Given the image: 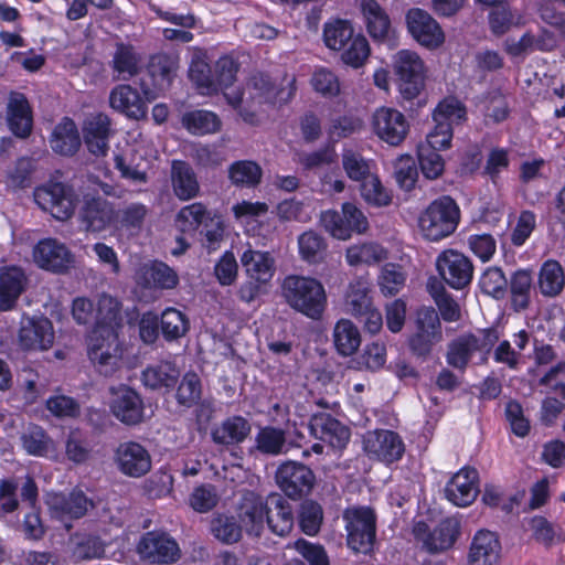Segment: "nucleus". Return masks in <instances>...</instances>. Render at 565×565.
Returning <instances> with one entry per match:
<instances>
[{
	"label": "nucleus",
	"instance_id": "nucleus-13",
	"mask_svg": "<svg viewBox=\"0 0 565 565\" xmlns=\"http://www.w3.org/2000/svg\"><path fill=\"white\" fill-rule=\"evenodd\" d=\"M308 429L313 438L326 443L337 450H343L351 438L350 428L331 414L324 412H318L310 416Z\"/></svg>",
	"mask_w": 565,
	"mask_h": 565
},
{
	"label": "nucleus",
	"instance_id": "nucleus-25",
	"mask_svg": "<svg viewBox=\"0 0 565 565\" xmlns=\"http://www.w3.org/2000/svg\"><path fill=\"white\" fill-rule=\"evenodd\" d=\"M534 289V271L531 268H518L508 278L510 308L522 312L530 308Z\"/></svg>",
	"mask_w": 565,
	"mask_h": 565
},
{
	"label": "nucleus",
	"instance_id": "nucleus-59",
	"mask_svg": "<svg viewBox=\"0 0 565 565\" xmlns=\"http://www.w3.org/2000/svg\"><path fill=\"white\" fill-rule=\"evenodd\" d=\"M360 192L364 201L374 206H386L392 202L391 192L375 174H371L361 182Z\"/></svg>",
	"mask_w": 565,
	"mask_h": 565
},
{
	"label": "nucleus",
	"instance_id": "nucleus-10",
	"mask_svg": "<svg viewBox=\"0 0 565 565\" xmlns=\"http://www.w3.org/2000/svg\"><path fill=\"white\" fill-rule=\"evenodd\" d=\"M363 450L369 458L385 465L399 461L405 454V444L398 433L391 429L369 430L363 436Z\"/></svg>",
	"mask_w": 565,
	"mask_h": 565
},
{
	"label": "nucleus",
	"instance_id": "nucleus-9",
	"mask_svg": "<svg viewBox=\"0 0 565 565\" xmlns=\"http://www.w3.org/2000/svg\"><path fill=\"white\" fill-rule=\"evenodd\" d=\"M275 480L287 498L300 500L313 489L316 476L307 465L288 460L278 466Z\"/></svg>",
	"mask_w": 565,
	"mask_h": 565
},
{
	"label": "nucleus",
	"instance_id": "nucleus-50",
	"mask_svg": "<svg viewBox=\"0 0 565 565\" xmlns=\"http://www.w3.org/2000/svg\"><path fill=\"white\" fill-rule=\"evenodd\" d=\"M530 527L533 539L546 548L556 543H565V531L561 526H555L543 515H534L530 520Z\"/></svg>",
	"mask_w": 565,
	"mask_h": 565
},
{
	"label": "nucleus",
	"instance_id": "nucleus-61",
	"mask_svg": "<svg viewBox=\"0 0 565 565\" xmlns=\"http://www.w3.org/2000/svg\"><path fill=\"white\" fill-rule=\"evenodd\" d=\"M24 450L36 457H44L47 455L51 438L47 433L39 425H33L21 437Z\"/></svg>",
	"mask_w": 565,
	"mask_h": 565
},
{
	"label": "nucleus",
	"instance_id": "nucleus-46",
	"mask_svg": "<svg viewBox=\"0 0 565 565\" xmlns=\"http://www.w3.org/2000/svg\"><path fill=\"white\" fill-rule=\"evenodd\" d=\"M355 34L352 23L345 19L337 18L323 25V42L332 51L343 49Z\"/></svg>",
	"mask_w": 565,
	"mask_h": 565
},
{
	"label": "nucleus",
	"instance_id": "nucleus-3",
	"mask_svg": "<svg viewBox=\"0 0 565 565\" xmlns=\"http://www.w3.org/2000/svg\"><path fill=\"white\" fill-rule=\"evenodd\" d=\"M460 222V209L450 195H441L431 201L418 218V226L430 242H439L450 236Z\"/></svg>",
	"mask_w": 565,
	"mask_h": 565
},
{
	"label": "nucleus",
	"instance_id": "nucleus-55",
	"mask_svg": "<svg viewBox=\"0 0 565 565\" xmlns=\"http://www.w3.org/2000/svg\"><path fill=\"white\" fill-rule=\"evenodd\" d=\"M298 247L299 254L305 262L316 264L322 259L327 249V243L318 233L307 231L298 237Z\"/></svg>",
	"mask_w": 565,
	"mask_h": 565
},
{
	"label": "nucleus",
	"instance_id": "nucleus-15",
	"mask_svg": "<svg viewBox=\"0 0 565 565\" xmlns=\"http://www.w3.org/2000/svg\"><path fill=\"white\" fill-rule=\"evenodd\" d=\"M117 218L118 212L113 202L100 195L84 198L79 221L87 232L100 233L114 225Z\"/></svg>",
	"mask_w": 565,
	"mask_h": 565
},
{
	"label": "nucleus",
	"instance_id": "nucleus-36",
	"mask_svg": "<svg viewBox=\"0 0 565 565\" xmlns=\"http://www.w3.org/2000/svg\"><path fill=\"white\" fill-rule=\"evenodd\" d=\"M179 67L178 58L167 53L150 56L147 71L156 88L167 89L171 86Z\"/></svg>",
	"mask_w": 565,
	"mask_h": 565
},
{
	"label": "nucleus",
	"instance_id": "nucleus-8",
	"mask_svg": "<svg viewBox=\"0 0 565 565\" xmlns=\"http://www.w3.org/2000/svg\"><path fill=\"white\" fill-rule=\"evenodd\" d=\"M436 269L445 285L454 290H463L473 279L472 260L452 248L443 250L436 258Z\"/></svg>",
	"mask_w": 565,
	"mask_h": 565
},
{
	"label": "nucleus",
	"instance_id": "nucleus-6",
	"mask_svg": "<svg viewBox=\"0 0 565 565\" xmlns=\"http://www.w3.org/2000/svg\"><path fill=\"white\" fill-rule=\"evenodd\" d=\"M461 533V524L456 518L447 516L430 530L428 523L419 520L413 525V535L422 542L423 548L430 554L447 551L457 542Z\"/></svg>",
	"mask_w": 565,
	"mask_h": 565
},
{
	"label": "nucleus",
	"instance_id": "nucleus-57",
	"mask_svg": "<svg viewBox=\"0 0 565 565\" xmlns=\"http://www.w3.org/2000/svg\"><path fill=\"white\" fill-rule=\"evenodd\" d=\"M211 532L223 543L233 544L242 537V526L233 515L218 514L211 521Z\"/></svg>",
	"mask_w": 565,
	"mask_h": 565
},
{
	"label": "nucleus",
	"instance_id": "nucleus-20",
	"mask_svg": "<svg viewBox=\"0 0 565 565\" xmlns=\"http://www.w3.org/2000/svg\"><path fill=\"white\" fill-rule=\"evenodd\" d=\"M115 462L118 470L130 478H141L151 469L149 451L137 441L120 443L115 450Z\"/></svg>",
	"mask_w": 565,
	"mask_h": 565
},
{
	"label": "nucleus",
	"instance_id": "nucleus-1",
	"mask_svg": "<svg viewBox=\"0 0 565 565\" xmlns=\"http://www.w3.org/2000/svg\"><path fill=\"white\" fill-rule=\"evenodd\" d=\"M122 303L103 294L96 306V320L89 334L88 358L98 373L111 375L121 358L119 329L122 327Z\"/></svg>",
	"mask_w": 565,
	"mask_h": 565
},
{
	"label": "nucleus",
	"instance_id": "nucleus-29",
	"mask_svg": "<svg viewBox=\"0 0 565 565\" xmlns=\"http://www.w3.org/2000/svg\"><path fill=\"white\" fill-rule=\"evenodd\" d=\"M268 529L278 536L288 535L295 523L292 505L279 493L268 494L267 519Z\"/></svg>",
	"mask_w": 565,
	"mask_h": 565
},
{
	"label": "nucleus",
	"instance_id": "nucleus-16",
	"mask_svg": "<svg viewBox=\"0 0 565 565\" xmlns=\"http://www.w3.org/2000/svg\"><path fill=\"white\" fill-rule=\"evenodd\" d=\"M478 470L475 467L465 466L446 483L445 497L456 507H469L480 492Z\"/></svg>",
	"mask_w": 565,
	"mask_h": 565
},
{
	"label": "nucleus",
	"instance_id": "nucleus-52",
	"mask_svg": "<svg viewBox=\"0 0 565 565\" xmlns=\"http://www.w3.org/2000/svg\"><path fill=\"white\" fill-rule=\"evenodd\" d=\"M323 522L322 507L315 500H305L298 511V525L302 533L316 536Z\"/></svg>",
	"mask_w": 565,
	"mask_h": 565
},
{
	"label": "nucleus",
	"instance_id": "nucleus-26",
	"mask_svg": "<svg viewBox=\"0 0 565 565\" xmlns=\"http://www.w3.org/2000/svg\"><path fill=\"white\" fill-rule=\"evenodd\" d=\"M22 268L11 265L0 267V312L13 310L26 287Z\"/></svg>",
	"mask_w": 565,
	"mask_h": 565
},
{
	"label": "nucleus",
	"instance_id": "nucleus-48",
	"mask_svg": "<svg viewBox=\"0 0 565 565\" xmlns=\"http://www.w3.org/2000/svg\"><path fill=\"white\" fill-rule=\"evenodd\" d=\"M479 287L483 295L495 300L508 297V278L499 266L487 267L479 278Z\"/></svg>",
	"mask_w": 565,
	"mask_h": 565
},
{
	"label": "nucleus",
	"instance_id": "nucleus-47",
	"mask_svg": "<svg viewBox=\"0 0 565 565\" xmlns=\"http://www.w3.org/2000/svg\"><path fill=\"white\" fill-rule=\"evenodd\" d=\"M386 257L387 250L382 245L373 242L352 245L345 252L347 262L351 266L375 265L386 259Z\"/></svg>",
	"mask_w": 565,
	"mask_h": 565
},
{
	"label": "nucleus",
	"instance_id": "nucleus-33",
	"mask_svg": "<svg viewBox=\"0 0 565 565\" xmlns=\"http://www.w3.org/2000/svg\"><path fill=\"white\" fill-rule=\"evenodd\" d=\"M171 184L173 193L181 201H189L200 192V183L193 168L183 160L172 161Z\"/></svg>",
	"mask_w": 565,
	"mask_h": 565
},
{
	"label": "nucleus",
	"instance_id": "nucleus-41",
	"mask_svg": "<svg viewBox=\"0 0 565 565\" xmlns=\"http://www.w3.org/2000/svg\"><path fill=\"white\" fill-rule=\"evenodd\" d=\"M370 292L365 280L359 278L351 281L344 296L345 311L355 318L367 313V310L374 307Z\"/></svg>",
	"mask_w": 565,
	"mask_h": 565
},
{
	"label": "nucleus",
	"instance_id": "nucleus-23",
	"mask_svg": "<svg viewBox=\"0 0 565 565\" xmlns=\"http://www.w3.org/2000/svg\"><path fill=\"white\" fill-rule=\"evenodd\" d=\"M38 266L52 273H65L73 263L70 249L55 238H44L38 242L33 249Z\"/></svg>",
	"mask_w": 565,
	"mask_h": 565
},
{
	"label": "nucleus",
	"instance_id": "nucleus-56",
	"mask_svg": "<svg viewBox=\"0 0 565 565\" xmlns=\"http://www.w3.org/2000/svg\"><path fill=\"white\" fill-rule=\"evenodd\" d=\"M92 454V446L86 435L78 428L70 430L65 441V455L76 465L85 463Z\"/></svg>",
	"mask_w": 565,
	"mask_h": 565
},
{
	"label": "nucleus",
	"instance_id": "nucleus-58",
	"mask_svg": "<svg viewBox=\"0 0 565 565\" xmlns=\"http://www.w3.org/2000/svg\"><path fill=\"white\" fill-rule=\"evenodd\" d=\"M406 275L398 264L386 263L379 276V286L384 296H395L404 287Z\"/></svg>",
	"mask_w": 565,
	"mask_h": 565
},
{
	"label": "nucleus",
	"instance_id": "nucleus-43",
	"mask_svg": "<svg viewBox=\"0 0 565 565\" xmlns=\"http://www.w3.org/2000/svg\"><path fill=\"white\" fill-rule=\"evenodd\" d=\"M333 343L337 352L343 356L355 353L361 344L358 327L351 320L340 319L333 329Z\"/></svg>",
	"mask_w": 565,
	"mask_h": 565
},
{
	"label": "nucleus",
	"instance_id": "nucleus-39",
	"mask_svg": "<svg viewBox=\"0 0 565 565\" xmlns=\"http://www.w3.org/2000/svg\"><path fill=\"white\" fill-rule=\"evenodd\" d=\"M241 263L247 277L256 281L269 282L274 276V259L267 252L248 248L242 254Z\"/></svg>",
	"mask_w": 565,
	"mask_h": 565
},
{
	"label": "nucleus",
	"instance_id": "nucleus-7",
	"mask_svg": "<svg viewBox=\"0 0 565 565\" xmlns=\"http://www.w3.org/2000/svg\"><path fill=\"white\" fill-rule=\"evenodd\" d=\"M394 72L402 97L413 100L425 87V65L420 56L413 51L401 50L394 62Z\"/></svg>",
	"mask_w": 565,
	"mask_h": 565
},
{
	"label": "nucleus",
	"instance_id": "nucleus-4",
	"mask_svg": "<svg viewBox=\"0 0 565 565\" xmlns=\"http://www.w3.org/2000/svg\"><path fill=\"white\" fill-rule=\"evenodd\" d=\"M347 545L355 553L369 555L376 541V514L366 505L348 508L343 512Z\"/></svg>",
	"mask_w": 565,
	"mask_h": 565
},
{
	"label": "nucleus",
	"instance_id": "nucleus-34",
	"mask_svg": "<svg viewBox=\"0 0 565 565\" xmlns=\"http://www.w3.org/2000/svg\"><path fill=\"white\" fill-rule=\"evenodd\" d=\"M92 508L93 500L78 488H74L66 495H61L53 504V511L61 521L82 519Z\"/></svg>",
	"mask_w": 565,
	"mask_h": 565
},
{
	"label": "nucleus",
	"instance_id": "nucleus-63",
	"mask_svg": "<svg viewBox=\"0 0 565 565\" xmlns=\"http://www.w3.org/2000/svg\"><path fill=\"white\" fill-rule=\"evenodd\" d=\"M239 64L231 56H221L213 68L215 93L228 88L236 81Z\"/></svg>",
	"mask_w": 565,
	"mask_h": 565
},
{
	"label": "nucleus",
	"instance_id": "nucleus-11",
	"mask_svg": "<svg viewBox=\"0 0 565 565\" xmlns=\"http://www.w3.org/2000/svg\"><path fill=\"white\" fill-rule=\"evenodd\" d=\"M406 116L396 108L382 106L372 116L374 134L390 146H399L409 132Z\"/></svg>",
	"mask_w": 565,
	"mask_h": 565
},
{
	"label": "nucleus",
	"instance_id": "nucleus-19",
	"mask_svg": "<svg viewBox=\"0 0 565 565\" xmlns=\"http://www.w3.org/2000/svg\"><path fill=\"white\" fill-rule=\"evenodd\" d=\"M6 122L11 134L19 139H26L33 130V110L28 97L11 90L6 106Z\"/></svg>",
	"mask_w": 565,
	"mask_h": 565
},
{
	"label": "nucleus",
	"instance_id": "nucleus-45",
	"mask_svg": "<svg viewBox=\"0 0 565 565\" xmlns=\"http://www.w3.org/2000/svg\"><path fill=\"white\" fill-rule=\"evenodd\" d=\"M174 390L178 405L184 408L194 407L202 398V382L194 371L185 372Z\"/></svg>",
	"mask_w": 565,
	"mask_h": 565
},
{
	"label": "nucleus",
	"instance_id": "nucleus-37",
	"mask_svg": "<svg viewBox=\"0 0 565 565\" xmlns=\"http://www.w3.org/2000/svg\"><path fill=\"white\" fill-rule=\"evenodd\" d=\"M140 54L131 43L116 42L115 52L110 62L114 73L122 79H130L137 76L141 70Z\"/></svg>",
	"mask_w": 565,
	"mask_h": 565
},
{
	"label": "nucleus",
	"instance_id": "nucleus-49",
	"mask_svg": "<svg viewBox=\"0 0 565 565\" xmlns=\"http://www.w3.org/2000/svg\"><path fill=\"white\" fill-rule=\"evenodd\" d=\"M339 52H341V62L356 70L366 63L371 54V47L366 38L362 33H356Z\"/></svg>",
	"mask_w": 565,
	"mask_h": 565
},
{
	"label": "nucleus",
	"instance_id": "nucleus-28",
	"mask_svg": "<svg viewBox=\"0 0 565 565\" xmlns=\"http://www.w3.org/2000/svg\"><path fill=\"white\" fill-rule=\"evenodd\" d=\"M250 431L252 426L245 417L232 415L211 429V439L217 446H237L247 439Z\"/></svg>",
	"mask_w": 565,
	"mask_h": 565
},
{
	"label": "nucleus",
	"instance_id": "nucleus-32",
	"mask_svg": "<svg viewBox=\"0 0 565 565\" xmlns=\"http://www.w3.org/2000/svg\"><path fill=\"white\" fill-rule=\"evenodd\" d=\"M361 12L366 31L376 42H385L392 33V24L386 10L376 0H361Z\"/></svg>",
	"mask_w": 565,
	"mask_h": 565
},
{
	"label": "nucleus",
	"instance_id": "nucleus-17",
	"mask_svg": "<svg viewBox=\"0 0 565 565\" xmlns=\"http://www.w3.org/2000/svg\"><path fill=\"white\" fill-rule=\"evenodd\" d=\"M406 25L411 35L427 49H437L445 41L439 23L424 9L411 8L406 13Z\"/></svg>",
	"mask_w": 565,
	"mask_h": 565
},
{
	"label": "nucleus",
	"instance_id": "nucleus-24",
	"mask_svg": "<svg viewBox=\"0 0 565 565\" xmlns=\"http://www.w3.org/2000/svg\"><path fill=\"white\" fill-rule=\"evenodd\" d=\"M180 379V370L174 362L160 360L149 364L141 373L142 384L152 391L163 394L172 392Z\"/></svg>",
	"mask_w": 565,
	"mask_h": 565
},
{
	"label": "nucleus",
	"instance_id": "nucleus-54",
	"mask_svg": "<svg viewBox=\"0 0 565 565\" xmlns=\"http://www.w3.org/2000/svg\"><path fill=\"white\" fill-rule=\"evenodd\" d=\"M189 78L201 95H215V81L213 70L202 60H193L189 67Z\"/></svg>",
	"mask_w": 565,
	"mask_h": 565
},
{
	"label": "nucleus",
	"instance_id": "nucleus-40",
	"mask_svg": "<svg viewBox=\"0 0 565 565\" xmlns=\"http://www.w3.org/2000/svg\"><path fill=\"white\" fill-rule=\"evenodd\" d=\"M182 126L195 136H204L218 132L222 128L220 117L211 110L194 109L185 111L181 117Z\"/></svg>",
	"mask_w": 565,
	"mask_h": 565
},
{
	"label": "nucleus",
	"instance_id": "nucleus-53",
	"mask_svg": "<svg viewBox=\"0 0 565 565\" xmlns=\"http://www.w3.org/2000/svg\"><path fill=\"white\" fill-rule=\"evenodd\" d=\"M177 221L181 224L183 231H196L202 224L209 226L207 221L213 223L214 218L205 204L194 202L180 209Z\"/></svg>",
	"mask_w": 565,
	"mask_h": 565
},
{
	"label": "nucleus",
	"instance_id": "nucleus-27",
	"mask_svg": "<svg viewBox=\"0 0 565 565\" xmlns=\"http://www.w3.org/2000/svg\"><path fill=\"white\" fill-rule=\"evenodd\" d=\"M501 555V543L495 533L479 530L470 544L469 565H498Z\"/></svg>",
	"mask_w": 565,
	"mask_h": 565
},
{
	"label": "nucleus",
	"instance_id": "nucleus-21",
	"mask_svg": "<svg viewBox=\"0 0 565 565\" xmlns=\"http://www.w3.org/2000/svg\"><path fill=\"white\" fill-rule=\"evenodd\" d=\"M84 143L95 157H105L109 151L111 120L105 113L88 116L82 126Z\"/></svg>",
	"mask_w": 565,
	"mask_h": 565
},
{
	"label": "nucleus",
	"instance_id": "nucleus-38",
	"mask_svg": "<svg viewBox=\"0 0 565 565\" xmlns=\"http://www.w3.org/2000/svg\"><path fill=\"white\" fill-rule=\"evenodd\" d=\"M478 351L477 335L472 332L461 334L448 343L446 361L454 369L465 371Z\"/></svg>",
	"mask_w": 565,
	"mask_h": 565
},
{
	"label": "nucleus",
	"instance_id": "nucleus-64",
	"mask_svg": "<svg viewBox=\"0 0 565 565\" xmlns=\"http://www.w3.org/2000/svg\"><path fill=\"white\" fill-rule=\"evenodd\" d=\"M285 441V433L281 429L271 426L262 428L256 435L257 449L267 455L280 454Z\"/></svg>",
	"mask_w": 565,
	"mask_h": 565
},
{
	"label": "nucleus",
	"instance_id": "nucleus-35",
	"mask_svg": "<svg viewBox=\"0 0 565 565\" xmlns=\"http://www.w3.org/2000/svg\"><path fill=\"white\" fill-rule=\"evenodd\" d=\"M50 143L55 153L64 157L74 156L81 147V137L75 121L70 117H63L54 127Z\"/></svg>",
	"mask_w": 565,
	"mask_h": 565
},
{
	"label": "nucleus",
	"instance_id": "nucleus-2",
	"mask_svg": "<svg viewBox=\"0 0 565 565\" xmlns=\"http://www.w3.org/2000/svg\"><path fill=\"white\" fill-rule=\"evenodd\" d=\"M281 296L296 312L311 320H320L328 306L323 284L313 277L288 275L281 282Z\"/></svg>",
	"mask_w": 565,
	"mask_h": 565
},
{
	"label": "nucleus",
	"instance_id": "nucleus-31",
	"mask_svg": "<svg viewBox=\"0 0 565 565\" xmlns=\"http://www.w3.org/2000/svg\"><path fill=\"white\" fill-rule=\"evenodd\" d=\"M268 497L248 492L242 499L239 518L248 534L259 535L267 519Z\"/></svg>",
	"mask_w": 565,
	"mask_h": 565
},
{
	"label": "nucleus",
	"instance_id": "nucleus-14",
	"mask_svg": "<svg viewBox=\"0 0 565 565\" xmlns=\"http://www.w3.org/2000/svg\"><path fill=\"white\" fill-rule=\"evenodd\" d=\"M146 99L139 90L130 84H118L109 94V105L113 109L124 114L128 118L140 120L148 114L147 100L153 98L149 87H142Z\"/></svg>",
	"mask_w": 565,
	"mask_h": 565
},
{
	"label": "nucleus",
	"instance_id": "nucleus-5",
	"mask_svg": "<svg viewBox=\"0 0 565 565\" xmlns=\"http://www.w3.org/2000/svg\"><path fill=\"white\" fill-rule=\"evenodd\" d=\"M319 223L332 237L343 241L349 239L353 233H364L369 227L363 212L351 202H344L341 212L322 211Z\"/></svg>",
	"mask_w": 565,
	"mask_h": 565
},
{
	"label": "nucleus",
	"instance_id": "nucleus-12",
	"mask_svg": "<svg viewBox=\"0 0 565 565\" xmlns=\"http://www.w3.org/2000/svg\"><path fill=\"white\" fill-rule=\"evenodd\" d=\"M110 412L120 423L136 426L143 420L145 404L136 390L120 384L117 387H110Z\"/></svg>",
	"mask_w": 565,
	"mask_h": 565
},
{
	"label": "nucleus",
	"instance_id": "nucleus-30",
	"mask_svg": "<svg viewBox=\"0 0 565 565\" xmlns=\"http://www.w3.org/2000/svg\"><path fill=\"white\" fill-rule=\"evenodd\" d=\"M19 342L24 350H47L54 342L52 322L47 318L31 319L19 330Z\"/></svg>",
	"mask_w": 565,
	"mask_h": 565
},
{
	"label": "nucleus",
	"instance_id": "nucleus-18",
	"mask_svg": "<svg viewBox=\"0 0 565 565\" xmlns=\"http://www.w3.org/2000/svg\"><path fill=\"white\" fill-rule=\"evenodd\" d=\"M137 552L141 558L152 564H169L177 561L180 550L167 533L150 531L139 540Z\"/></svg>",
	"mask_w": 565,
	"mask_h": 565
},
{
	"label": "nucleus",
	"instance_id": "nucleus-22",
	"mask_svg": "<svg viewBox=\"0 0 565 565\" xmlns=\"http://www.w3.org/2000/svg\"><path fill=\"white\" fill-rule=\"evenodd\" d=\"M35 195L45 201L44 210L60 221L68 220L75 211L76 198L72 188L62 182H52L36 190Z\"/></svg>",
	"mask_w": 565,
	"mask_h": 565
},
{
	"label": "nucleus",
	"instance_id": "nucleus-44",
	"mask_svg": "<svg viewBox=\"0 0 565 565\" xmlns=\"http://www.w3.org/2000/svg\"><path fill=\"white\" fill-rule=\"evenodd\" d=\"M159 322L161 334L168 342L179 340L190 329V321L186 315L172 307L166 308L161 312Z\"/></svg>",
	"mask_w": 565,
	"mask_h": 565
},
{
	"label": "nucleus",
	"instance_id": "nucleus-42",
	"mask_svg": "<svg viewBox=\"0 0 565 565\" xmlns=\"http://www.w3.org/2000/svg\"><path fill=\"white\" fill-rule=\"evenodd\" d=\"M565 286L564 270L559 262L554 259L545 260L539 273V288L543 296H558Z\"/></svg>",
	"mask_w": 565,
	"mask_h": 565
},
{
	"label": "nucleus",
	"instance_id": "nucleus-51",
	"mask_svg": "<svg viewBox=\"0 0 565 565\" xmlns=\"http://www.w3.org/2000/svg\"><path fill=\"white\" fill-rule=\"evenodd\" d=\"M262 168L252 160H238L228 169V178L237 186L254 188L260 183Z\"/></svg>",
	"mask_w": 565,
	"mask_h": 565
},
{
	"label": "nucleus",
	"instance_id": "nucleus-60",
	"mask_svg": "<svg viewBox=\"0 0 565 565\" xmlns=\"http://www.w3.org/2000/svg\"><path fill=\"white\" fill-rule=\"evenodd\" d=\"M418 163L422 173L429 180L439 178L445 170V160L439 151L420 145L417 150Z\"/></svg>",
	"mask_w": 565,
	"mask_h": 565
},
{
	"label": "nucleus",
	"instance_id": "nucleus-62",
	"mask_svg": "<svg viewBox=\"0 0 565 565\" xmlns=\"http://www.w3.org/2000/svg\"><path fill=\"white\" fill-rule=\"evenodd\" d=\"M435 122L461 124L467 119L466 106L457 99H443L434 110Z\"/></svg>",
	"mask_w": 565,
	"mask_h": 565
}]
</instances>
